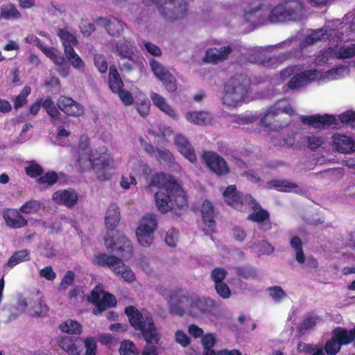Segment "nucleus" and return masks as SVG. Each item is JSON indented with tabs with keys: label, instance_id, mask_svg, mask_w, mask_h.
<instances>
[{
	"label": "nucleus",
	"instance_id": "17",
	"mask_svg": "<svg viewBox=\"0 0 355 355\" xmlns=\"http://www.w3.org/2000/svg\"><path fill=\"white\" fill-rule=\"evenodd\" d=\"M223 198L225 202L235 209L245 211L252 197L249 195L243 196L236 190L235 186L231 185L223 192Z\"/></svg>",
	"mask_w": 355,
	"mask_h": 355
},
{
	"label": "nucleus",
	"instance_id": "55",
	"mask_svg": "<svg viewBox=\"0 0 355 355\" xmlns=\"http://www.w3.org/2000/svg\"><path fill=\"white\" fill-rule=\"evenodd\" d=\"M216 343V337L212 334H208L202 336V344L203 345V355H205L207 352L215 351L212 348Z\"/></svg>",
	"mask_w": 355,
	"mask_h": 355
},
{
	"label": "nucleus",
	"instance_id": "61",
	"mask_svg": "<svg viewBox=\"0 0 355 355\" xmlns=\"http://www.w3.org/2000/svg\"><path fill=\"white\" fill-rule=\"evenodd\" d=\"M178 240V232L175 229L169 230L166 234L165 237L166 243L171 247H174L176 245V243Z\"/></svg>",
	"mask_w": 355,
	"mask_h": 355
},
{
	"label": "nucleus",
	"instance_id": "31",
	"mask_svg": "<svg viewBox=\"0 0 355 355\" xmlns=\"http://www.w3.org/2000/svg\"><path fill=\"white\" fill-rule=\"evenodd\" d=\"M150 96L155 106L172 119H177L175 111L167 103L164 97L155 92H152Z\"/></svg>",
	"mask_w": 355,
	"mask_h": 355
},
{
	"label": "nucleus",
	"instance_id": "18",
	"mask_svg": "<svg viewBox=\"0 0 355 355\" xmlns=\"http://www.w3.org/2000/svg\"><path fill=\"white\" fill-rule=\"evenodd\" d=\"M243 21L248 23L251 28L258 26L265 21L263 10L259 0H254L245 6Z\"/></svg>",
	"mask_w": 355,
	"mask_h": 355
},
{
	"label": "nucleus",
	"instance_id": "34",
	"mask_svg": "<svg viewBox=\"0 0 355 355\" xmlns=\"http://www.w3.org/2000/svg\"><path fill=\"white\" fill-rule=\"evenodd\" d=\"M58 35L62 42L64 53L73 50V47L78 44L76 36L67 28H60Z\"/></svg>",
	"mask_w": 355,
	"mask_h": 355
},
{
	"label": "nucleus",
	"instance_id": "27",
	"mask_svg": "<svg viewBox=\"0 0 355 355\" xmlns=\"http://www.w3.org/2000/svg\"><path fill=\"white\" fill-rule=\"evenodd\" d=\"M52 198L57 204L64 205L67 207H71L77 203L78 195L76 192L72 189L60 190L53 194Z\"/></svg>",
	"mask_w": 355,
	"mask_h": 355
},
{
	"label": "nucleus",
	"instance_id": "25",
	"mask_svg": "<svg viewBox=\"0 0 355 355\" xmlns=\"http://www.w3.org/2000/svg\"><path fill=\"white\" fill-rule=\"evenodd\" d=\"M6 224L11 228H21L27 225L28 220L20 214V211L15 209H7L3 212Z\"/></svg>",
	"mask_w": 355,
	"mask_h": 355
},
{
	"label": "nucleus",
	"instance_id": "12",
	"mask_svg": "<svg viewBox=\"0 0 355 355\" xmlns=\"http://www.w3.org/2000/svg\"><path fill=\"white\" fill-rule=\"evenodd\" d=\"M148 5L155 4L159 12L170 20L182 17L187 11L184 0H144Z\"/></svg>",
	"mask_w": 355,
	"mask_h": 355
},
{
	"label": "nucleus",
	"instance_id": "41",
	"mask_svg": "<svg viewBox=\"0 0 355 355\" xmlns=\"http://www.w3.org/2000/svg\"><path fill=\"white\" fill-rule=\"evenodd\" d=\"M0 11L1 17L5 19H17L21 17L20 12L12 3L3 4L0 8Z\"/></svg>",
	"mask_w": 355,
	"mask_h": 355
},
{
	"label": "nucleus",
	"instance_id": "2",
	"mask_svg": "<svg viewBox=\"0 0 355 355\" xmlns=\"http://www.w3.org/2000/svg\"><path fill=\"white\" fill-rule=\"evenodd\" d=\"M88 144L87 137L80 139L78 159L80 166L84 167L85 161L88 160L90 168L99 181L110 180L118 168L113 154L105 146L91 150Z\"/></svg>",
	"mask_w": 355,
	"mask_h": 355
},
{
	"label": "nucleus",
	"instance_id": "52",
	"mask_svg": "<svg viewBox=\"0 0 355 355\" xmlns=\"http://www.w3.org/2000/svg\"><path fill=\"white\" fill-rule=\"evenodd\" d=\"M41 209V203L38 200H32L25 202L19 209L21 213L33 214L37 213Z\"/></svg>",
	"mask_w": 355,
	"mask_h": 355
},
{
	"label": "nucleus",
	"instance_id": "15",
	"mask_svg": "<svg viewBox=\"0 0 355 355\" xmlns=\"http://www.w3.org/2000/svg\"><path fill=\"white\" fill-rule=\"evenodd\" d=\"M88 299L90 302L96 306L94 313L96 315L105 309L114 306L116 303L115 297L104 291L100 286L94 288Z\"/></svg>",
	"mask_w": 355,
	"mask_h": 355
},
{
	"label": "nucleus",
	"instance_id": "10",
	"mask_svg": "<svg viewBox=\"0 0 355 355\" xmlns=\"http://www.w3.org/2000/svg\"><path fill=\"white\" fill-rule=\"evenodd\" d=\"M151 174V168L142 160L135 156H130L126 164L125 171L122 174L119 184L124 189H130L137 184L136 178L143 175L148 178Z\"/></svg>",
	"mask_w": 355,
	"mask_h": 355
},
{
	"label": "nucleus",
	"instance_id": "42",
	"mask_svg": "<svg viewBox=\"0 0 355 355\" xmlns=\"http://www.w3.org/2000/svg\"><path fill=\"white\" fill-rule=\"evenodd\" d=\"M31 259L30 253L27 250H21L15 252L8 259L7 266L12 268L22 262L28 261Z\"/></svg>",
	"mask_w": 355,
	"mask_h": 355
},
{
	"label": "nucleus",
	"instance_id": "29",
	"mask_svg": "<svg viewBox=\"0 0 355 355\" xmlns=\"http://www.w3.org/2000/svg\"><path fill=\"white\" fill-rule=\"evenodd\" d=\"M111 270L115 275L120 276L127 282L131 283L136 279L133 271L119 258H117V261H115Z\"/></svg>",
	"mask_w": 355,
	"mask_h": 355
},
{
	"label": "nucleus",
	"instance_id": "44",
	"mask_svg": "<svg viewBox=\"0 0 355 355\" xmlns=\"http://www.w3.org/2000/svg\"><path fill=\"white\" fill-rule=\"evenodd\" d=\"M65 56L70 64L75 69L83 72L85 70V64L83 59L73 50H69L64 53Z\"/></svg>",
	"mask_w": 355,
	"mask_h": 355
},
{
	"label": "nucleus",
	"instance_id": "47",
	"mask_svg": "<svg viewBox=\"0 0 355 355\" xmlns=\"http://www.w3.org/2000/svg\"><path fill=\"white\" fill-rule=\"evenodd\" d=\"M136 107L138 112L142 116H146L149 114L150 103L148 98L141 92H139L136 96Z\"/></svg>",
	"mask_w": 355,
	"mask_h": 355
},
{
	"label": "nucleus",
	"instance_id": "64",
	"mask_svg": "<svg viewBox=\"0 0 355 355\" xmlns=\"http://www.w3.org/2000/svg\"><path fill=\"white\" fill-rule=\"evenodd\" d=\"M25 170L26 173L32 178L37 177L42 172V167L34 162H31L28 166H26Z\"/></svg>",
	"mask_w": 355,
	"mask_h": 355
},
{
	"label": "nucleus",
	"instance_id": "54",
	"mask_svg": "<svg viewBox=\"0 0 355 355\" xmlns=\"http://www.w3.org/2000/svg\"><path fill=\"white\" fill-rule=\"evenodd\" d=\"M31 89L29 86H25L14 101L15 108L18 109L25 105L27 102V97L30 94Z\"/></svg>",
	"mask_w": 355,
	"mask_h": 355
},
{
	"label": "nucleus",
	"instance_id": "58",
	"mask_svg": "<svg viewBox=\"0 0 355 355\" xmlns=\"http://www.w3.org/2000/svg\"><path fill=\"white\" fill-rule=\"evenodd\" d=\"M257 119V117L254 114L246 113L245 114L234 116L233 121L239 124L245 125L254 122Z\"/></svg>",
	"mask_w": 355,
	"mask_h": 355
},
{
	"label": "nucleus",
	"instance_id": "63",
	"mask_svg": "<svg viewBox=\"0 0 355 355\" xmlns=\"http://www.w3.org/2000/svg\"><path fill=\"white\" fill-rule=\"evenodd\" d=\"M215 288L217 293L223 298H229L231 295L230 290L228 286L224 282H219L215 284Z\"/></svg>",
	"mask_w": 355,
	"mask_h": 355
},
{
	"label": "nucleus",
	"instance_id": "62",
	"mask_svg": "<svg viewBox=\"0 0 355 355\" xmlns=\"http://www.w3.org/2000/svg\"><path fill=\"white\" fill-rule=\"evenodd\" d=\"M58 180V175L55 172L51 171L48 172L44 175L41 176L38 181L41 184H46L48 185H51L56 182Z\"/></svg>",
	"mask_w": 355,
	"mask_h": 355
},
{
	"label": "nucleus",
	"instance_id": "33",
	"mask_svg": "<svg viewBox=\"0 0 355 355\" xmlns=\"http://www.w3.org/2000/svg\"><path fill=\"white\" fill-rule=\"evenodd\" d=\"M77 340L69 336H60L58 338V345L68 355H78V344Z\"/></svg>",
	"mask_w": 355,
	"mask_h": 355
},
{
	"label": "nucleus",
	"instance_id": "60",
	"mask_svg": "<svg viewBox=\"0 0 355 355\" xmlns=\"http://www.w3.org/2000/svg\"><path fill=\"white\" fill-rule=\"evenodd\" d=\"M308 147L311 150H315L321 146L324 142V139L322 137L311 135L306 137Z\"/></svg>",
	"mask_w": 355,
	"mask_h": 355
},
{
	"label": "nucleus",
	"instance_id": "43",
	"mask_svg": "<svg viewBox=\"0 0 355 355\" xmlns=\"http://www.w3.org/2000/svg\"><path fill=\"white\" fill-rule=\"evenodd\" d=\"M115 48L119 55L128 59L131 58L135 49L132 43L126 39L120 40Z\"/></svg>",
	"mask_w": 355,
	"mask_h": 355
},
{
	"label": "nucleus",
	"instance_id": "16",
	"mask_svg": "<svg viewBox=\"0 0 355 355\" xmlns=\"http://www.w3.org/2000/svg\"><path fill=\"white\" fill-rule=\"evenodd\" d=\"M150 65L155 76L168 92H173L177 89L176 79L168 69L155 60H152Z\"/></svg>",
	"mask_w": 355,
	"mask_h": 355
},
{
	"label": "nucleus",
	"instance_id": "59",
	"mask_svg": "<svg viewBox=\"0 0 355 355\" xmlns=\"http://www.w3.org/2000/svg\"><path fill=\"white\" fill-rule=\"evenodd\" d=\"M94 62L99 72L105 73L107 71V63L103 55L96 54L94 57Z\"/></svg>",
	"mask_w": 355,
	"mask_h": 355
},
{
	"label": "nucleus",
	"instance_id": "5",
	"mask_svg": "<svg viewBox=\"0 0 355 355\" xmlns=\"http://www.w3.org/2000/svg\"><path fill=\"white\" fill-rule=\"evenodd\" d=\"M131 325L135 329L140 330L147 345L144 347L141 355H157V348L151 344L159 342L160 335L157 331L150 314L146 311L139 312L133 306H128L125 311Z\"/></svg>",
	"mask_w": 355,
	"mask_h": 355
},
{
	"label": "nucleus",
	"instance_id": "39",
	"mask_svg": "<svg viewBox=\"0 0 355 355\" xmlns=\"http://www.w3.org/2000/svg\"><path fill=\"white\" fill-rule=\"evenodd\" d=\"M84 344V349L78 345V355H96L97 343L92 336H88L81 339Z\"/></svg>",
	"mask_w": 355,
	"mask_h": 355
},
{
	"label": "nucleus",
	"instance_id": "4",
	"mask_svg": "<svg viewBox=\"0 0 355 355\" xmlns=\"http://www.w3.org/2000/svg\"><path fill=\"white\" fill-rule=\"evenodd\" d=\"M157 290L167 299L171 311L178 315H182L187 311L193 316H198L200 313L209 312L214 305L211 299L199 298L182 290L171 291L163 286H159Z\"/></svg>",
	"mask_w": 355,
	"mask_h": 355
},
{
	"label": "nucleus",
	"instance_id": "8",
	"mask_svg": "<svg viewBox=\"0 0 355 355\" xmlns=\"http://www.w3.org/2000/svg\"><path fill=\"white\" fill-rule=\"evenodd\" d=\"M355 56V42L345 41L322 50L314 59L316 67L332 64L335 59H349Z\"/></svg>",
	"mask_w": 355,
	"mask_h": 355
},
{
	"label": "nucleus",
	"instance_id": "7",
	"mask_svg": "<svg viewBox=\"0 0 355 355\" xmlns=\"http://www.w3.org/2000/svg\"><path fill=\"white\" fill-rule=\"evenodd\" d=\"M249 80L243 76L230 79L225 86L223 103L229 107L241 105L248 96Z\"/></svg>",
	"mask_w": 355,
	"mask_h": 355
},
{
	"label": "nucleus",
	"instance_id": "6",
	"mask_svg": "<svg viewBox=\"0 0 355 355\" xmlns=\"http://www.w3.org/2000/svg\"><path fill=\"white\" fill-rule=\"evenodd\" d=\"M304 16V5L301 0H284L270 8L268 20L271 23L298 21Z\"/></svg>",
	"mask_w": 355,
	"mask_h": 355
},
{
	"label": "nucleus",
	"instance_id": "32",
	"mask_svg": "<svg viewBox=\"0 0 355 355\" xmlns=\"http://www.w3.org/2000/svg\"><path fill=\"white\" fill-rule=\"evenodd\" d=\"M268 187L282 192L293 191L297 193L302 192V189L297 184L286 180H272L268 183Z\"/></svg>",
	"mask_w": 355,
	"mask_h": 355
},
{
	"label": "nucleus",
	"instance_id": "36",
	"mask_svg": "<svg viewBox=\"0 0 355 355\" xmlns=\"http://www.w3.org/2000/svg\"><path fill=\"white\" fill-rule=\"evenodd\" d=\"M332 336L340 345L349 344L354 340V329L347 330L342 327H337L332 331Z\"/></svg>",
	"mask_w": 355,
	"mask_h": 355
},
{
	"label": "nucleus",
	"instance_id": "19",
	"mask_svg": "<svg viewBox=\"0 0 355 355\" xmlns=\"http://www.w3.org/2000/svg\"><path fill=\"white\" fill-rule=\"evenodd\" d=\"M249 202L247 209H250L252 212L248 215V219L260 223V228L263 231L270 230V224L266 221L269 216L268 211L262 209L252 198Z\"/></svg>",
	"mask_w": 355,
	"mask_h": 355
},
{
	"label": "nucleus",
	"instance_id": "21",
	"mask_svg": "<svg viewBox=\"0 0 355 355\" xmlns=\"http://www.w3.org/2000/svg\"><path fill=\"white\" fill-rule=\"evenodd\" d=\"M60 110L69 116H79L84 113L83 107L69 97L61 96L57 101Z\"/></svg>",
	"mask_w": 355,
	"mask_h": 355
},
{
	"label": "nucleus",
	"instance_id": "3",
	"mask_svg": "<svg viewBox=\"0 0 355 355\" xmlns=\"http://www.w3.org/2000/svg\"><path fill=\"white\" fill-rule=\"evenodd\" d=\"M153 184L159 188L155 194L157 209L162 214L182 209L187 207V196L181 184L172 176L164 173L156 174Z\"/></svg>",
	"mask_w": 355,
	"mask_h": 355
},
{
	"label": "nucleus",
	"instance_id": "40",
	"mask_svg": "<svg viewBox=\"0 0 355 355\" xmlns=\"http://www.w3.org/2000/svg\"><path fill=\"white\" fill-rule=\"evenodd\" d=\"M109 86L114 93H118L123 89V83L114 66H111L109 70Z\"/></svg>",
	"mask_w": 355,
	"mask_h": 355
},
{
	"label": "nucleus",
	"instance_id": "28",
	"mask_svg": "<svg viewBox=\"0 0 355 355\" xmlns=\"http://www.w3.org/2000/svg\"><path fill=\"white\" fill-rule=\"evenodd\" d=\"M185 117L189 122L198 125H209L213 121V116L205 111H189Z\"/></svg>",
	"mask_w": 355,
	"mask_h": 355
},
{
	"label": "nucleus",
	"instance_id": "30",
	"mask_svg": "<svg viewBox=\"0 0 355 355\" xmlns=\"http://www.w3.org/2000/svg\"><path fill=\"white\" fill-rule=\"evenodd\" d=\"M121 218L119 207L115 203L110 204L105 211V223L109 230L114 229L119 224Z\"/></svg>",
	"mask_w": 355,
	"mask_h": 355
},
{
	"label": "nucleus",
	"instance_id": "24",
	"mask_svg": "<svg viewBox=\"0 0 355 355\" xmlns=\"http://www.w3.org/2000/svg\"><path fill=\"white\" fill-rule=\"evenodd\" d=\"M232 51L233 47L231 45L223 46L219 48H209L206 51V55L203 58V61L211 63L222 62L228 58Z\"/></svg>",
	"mask_w": 355,
	"mask_h": 355
},
{
	"label": "nucleus",
	"instance_id": "20",
	"mask_svg": "<svg viewBox=\"0 0 355 355\" xmlns=\"http://www.w3.org/2000/svg\"><path fill=\"white\" fill-rule=\"evenodd\" d=\"M203 159L207 166L217 175H224L229 171L225 161L214 153H205L203 154Z\"/></svg>",
	"mask_w": 355,
	"mask_h": 355
},
{
	"label": "nucleus",
	"instance_id": "50",
	"mask_svg": "<svg viewBox=\"0 0 355 355\" xmlns=\"http://www.w3.org/2000/svg\"><path fill=\"white\" fill-rule=\"evenodd\" d=\"M292 248L295 252V259L299 263H305V256L302 249V241L297 236H294L290 241Z\"/></svg>",
	"mask_w": 355,
	"mask_h": 355
},
{
	"label": "nucleus",
	"instance_id": "22",
	"mask_svg": "<svg viewBox=\"0 0 355 355\" xmlns=\"http://www.w3.org/2000/svg\"><path fill=\"white\" fill-rule=\"evenodd\" d=\"M332 147L339 153H352L355 151V141L351 137L335 134L331 137Z\"/></svg>",
	"mask_w": 355,
	"mask_h": 355
},
{
	"label": "nucleus",
	"instance_id": "9",
	"mask_svg": "<svg viewBox=\"0 0 355 355\" xmlns=\"http://www.w3.org/2000/svg\"><path fill=\"white\" fill-rule=\"evenodd\" d=\"M281 113H286L289 116L294 114L293 109L286 99L277 101L274 105L268 107L264 113L261 114V125L268 128L270 130H279L286 126L289 123L288 119L284 121L282 123H279L277 120L272 121L274 117Z\"/></svg>",
	"mask_w": 355,
	"mask_h": 355
},
{
	"label": "nucleus",
	"instance_id": "35",
	"mask_svg": "<svg viewBox=\"0 0 355 355\" xmlns=\"http://www.w3.org/2000/svg\"><path fill=\"white\" fill-rule=\"evenodd\" d=\"M98 23L104 26L107 33L112 36L119 35L123 31V23L116 18H101Z\"/></svg>",
	"mask_w": 355,
	"mask_h": 355
},
{
	"label": "nucleus",
	"instance_id": "37",
	"mask_svg": "<svg viewBox=\"0 0 355 355\" xmlns=\"http://www.w3.org/2000/svg\"><path fill=\"white\" fill-rule=\"evenodd\" d=\"M202 220L206 226L210 231L213 230L215 225L214 220V212L211 203L208 200H205L202 205L201 208Z\"/></svg>",
	"mask_w": 355,
	"mask_h": 355
},
{
	"label": "nucleus",
	"instance_id": "38",
	"mask_svg": "<svg viewBox=\"0 0 355 355\" xmlns=\"http://www.w3.org/2000/svg\"><path fill=\"white\" fill-rule=\"evenodd\" d=\"M59 329L65 334L80 335L83 332L82 325L76 320L68 319L59 325Z\"/></svg>",
	"mask_w": 355,
	"mask_h": 355
},
{
	"label": "nucleus",
	"instance_id": "23",
	"mask_svg": "<svg viewBox=\"0 0 355 355\" xmlns=\"http://www.w3.org/2000/svg\"><path fill=\"white\" fill-rule=\"evenodd\" d=\"M26 43L37 46L42 53L48 57L53 63L60 64L63 59L59 55L58 50L55 48L43 44L40 40L33 35H29L25 38Z\"/></svg>",
	"mask_w": 355,
	"mask_h": 355
},
{
	"label": "nucleus",
	"instance_id": "56",
	"mask_svg": "<svg viewBox=\"0 0 355 355\" xmlns=\"http://www.w3.org/2000/svg\"><path fill=\"white\" fill-rule=\"evenodd\" d=\"M49 312V307L42 302H39L28 310V313L34 316H45Z\"/></svg>",
	"mask_w": 355,
	"mask_h": 355
},
{
	"label": "nucleus",
	"instance_id": "53",
	"mask_svg": "<svg viewBox=\"0 0 355 355\" xmlns=\"http://www.w3.org/2000/svg\"><path fill=\"white\" fill-rule=\"evenodd\" d=\"M270 297L277 303L286 298L287 295L283 288L280 286H271L268 288Z\"/></svg>",
	"mask_w": 355,
	"mask_h": 355
},
{
	"label": "nucleus",
	"instance_id": "46",
	"mask_svg": "<svg viewBox=\"0 0 355 355\" xmlns=\"http://www.w3.org/2000/svg\"><path fill=\"white\" fill-rule=\"evenodd\" d=\"M320 319L318 316L315 315H309L304 318L303 321L299 324L297 329L298 331L304 334L309 330L312 329L318 323H319Z\"/></svg>",
	"mask_w": 355,
	"mask_h": 355
},
{
	"label": "nucleus",
	"instance_id": "51",
	"mask_svg": "<svg viewBox=\"0 0 355 355\" xmlns=\"http://www.w3.org/2000/svg\"><path fill=\"white\" fill-rule=\"evenodd\" d=\"M249 247L254 252L261 254H270L274 252V248L266 241H260L257 244L252 243Z\"/></svg>",
	"mask_w": 355,
	"mask_h": 355
},
{
	"label": "nucleus",
	"instance_id": "14",
	"mask_svg": "<svg viewBox=\"0 0 355 355\" xmlns=\"http://www.w3.org/2000/svg\"><path fill=\"white\" fill-rule=\"evenodd\" d=\"M105 245L107 250L121 252L124 258H129L132 252L130 241L119 232L107 234L105 237Z\"/></svg>",
	"mask_w": 355,
	"mask_h": 355
},
{
	"label": "nucleus",
	"instance_id": "26",
	"mask_svg": "<svg viewBox=\"0 0 355 355\" xmlns=\"http://www.w3.org/2000/svg\"><path fill=\"white\" fill-rule=\"evenodd\" d=\"M175 144L178 151L190 162L194 163L197 158L193 148L187 140L182 135H176L174 139Z\"/></svg>",
	"mask_w": 355,
	"mask_h": 355
},
{
	"label": "nucleus",
	"instance_id": "11",
	"mask_svg": "<svg viewBox=\"0 0 355 355\" xmlns=\"http://www.w3.org/2000/svg\"><path fill=\"white\" fill-rule=\"evenodd\" d=\"M301 120L303 123L318 129L331 125L338 127L341 124H347L355 128V112L351 110L343 112L338 117L331 115L303 116L301 117Z\"/></svg>",
	"mask_w": 355,
	"mask_h": 355
},
{
	"label": "nucleus",
	"instance_id": "49",
	"mask_svg": "<svg viewBox=\"0 0 355 355\" xmlns=\"http://www.w3.org/2000/svg\"><path fill=\"white\" fill-rule=\"evenodd\" d=\"M116 261H117V257L114 256L99 254L94 257L92 262L94 264L98 266H107L111 269Z\"/></svg>",
	"mask_w": 355,
	"mask_h": 355
},
{
	"label": "nucleus",
	"instance_id": "48",
	"mask_svg": "<svg viewBox=\"0 0 355 355\" xmlns=\"http://www.w3.org/2000/svg\"><path fill=\"white\" fill-rule=\"evenodd\" d=\"M120 355H139V350L130 340H123L119 348Z\"/></svg>",
	"mask_w": 355,
	"mask_h": 355
},
{
	"label": "nucleus",
	"instance_id": "1",
	"mask_svg": "<svg viewBox=\"0 0 355 355\" xmlns=\"http://www.w3.org/2000/svg\"><path fill=\"white\" fill-rule=\"evenodd\" d=\"M348 73L349 70L345 66L323 71L316 69H308L305 64H297L281 70L277 77L273 80V83L279 85L291 78L286 85H284V92L288 89L297 90L313 82L323 83L344 78Z\"/></svg>",
	"mask_w": 355,
	"mask_h": 355
},
{
	"label": "nucleus",
	"instance_id": "13",
	"mask_svg": "<svg viewBox=\"0 0 355 355\" xmlns=\"http://www.w3.org/2000/svg\"><path fill=\"white\" fill-rule=\"evenodd\" d=\"M157 228V216L154 214H146L141 218L136 230L139 243L144 247L150 246L154 239V232Z\"/></svg>",
	"mask_w": 355,
	"mask_h": 355
},
{
	"label": "nucleus",
	"instance_id": "57",
	"mask_svg": "<svg viewBox=\"0 0 355 355\" xmlns=\"http://www.w3.org/2000/svg\"><path fill=\"white\" fill-rule=\"evenodd\" d=\"M340 344L332 336V338L325 345V352L329 355H336L340 349Z\"/></svg>",
	"mask_w": 355,
	"mask_h": 355
},
{
	"label": "nucleus",
	"instance_id": "45",
	"mask_svg": "<svg viewBox=\"0 0 355 355\" xmlns=\"http://www.w3.org/2000/svg\"><path fill=\"white\" fill-rule=\"evenodd\" d=\"M145 150L157 159H162L168 162H172L173 160L172 154L166 149L157 148L155 150L152 146L148 145Z\"/></svg>",
	"mask_w": 355,
	"mask_h": 355
}]
</instances>
